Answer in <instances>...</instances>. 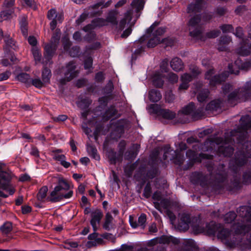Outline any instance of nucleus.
I'll return each instance as SVG.
<instances>
[{"mask_svg": "<svg viewBox=\"0 0 251 251\" xmlns=\"http://www.w3.org/2000/svg\"><path fill=\"white\" fill-rule=\"evenodd\" d=\"M14 12L13 9L8 10H3L0 13V22L4 20H7L9 18L12 13Z\"/></svg>", "mask_w": 251, "mask_h": 251, "instance_id": "40", "label": "nucleus"}, {"mask_svg": "<svg viewBox=\"0 0 251 251\" xmlns=\"http://www.w3.org/2000/svg\"><path fill=\"white\" fill-rule=\"evenodd\" d=\"M214 73L213 69H210L205 75V79L209 80V84L212 86L220 84L225 81L228 76V73L226 72L218 75H214Z\"/></svg>", "mask_w": 251, "mask_h": 251, "instance_id": "13", "label": "nucleus"}, {"mask_svg": "<svg viewBox=\"0 0 251 251\" xmlns=\"http://www.w3.org/2000/svg\"><path fill=\"white\" fill-rule=\"evenodd\" d=\"M243 182L246 184L251 183V172L249 171L244 174Z\"/></svg>", "mask_w": 251, "mask_h": 251, "instance_id": "52", "label": "nucleus"}, {"mask_svg": "<svg viewBox=\"0 0 251 251\" xmlns=\"http://www.w3.org/2000/svg\"><path fill=\"white\" fill-rule=\"evenodd\" d=\"M99 14V11H95V10H89L88 8L87 11H85L76 20V23L79 25L84 21L88 17H92Z\"/></svg>", "mask_w": 251, "mask_h": 251, "instance_id": "22", "label": "nucleus"}, {"mask_svg": "<svg viewBox=\"0 0 251 251\" xmlns=\"http://www.w3.org/2000/svg\"><path fill=\"white\" fill-rule=\"evenodd\" d=\"M123 153L120 151L118 153L114 151H111L109 153L108 157L111 163L115 164L118 161H121L122 160Z\"/></svg>", "mask_w": 251, "mask_h": 251, "instance_id": "29", "label": "nucleus"}, {"mask_svg": "<svg viewBox=\"0 0 251 251\" xmlns=\"http://www.w3.org/2000/svg\"><path fill=\"white\" fill-rule=\"evenodd\" d=\"M20 28L24 36H27V17L23 16L21 18L20 21Z\"/></svg>", "mask_w": 251, "mask_h": 251, "instance_id": "32", "label": "nucleus"}, {"mask_svg": "<svg viewBox=\"0 0 251 251\" xmlns=\"http://www.w3.org/2000/svg\"><path fill=\"white\" fill-rule=\"evenodd\" d=\"M168 60L167 59H164L160 64V72L162 74V73H166L168 71Z\"/></svg>", "mask_w": 251, "mask_h": 251, "instance_id": "48", "label": "nucleus"}, {"mask_svg": "<svg viewBox=\"0 0 251 251\" xmlns=\"http://www.w3.org/2000/svg\"><path fill=\"white\" fill-rule=\"evenodd\" d=\"M231 41V38L230 37L227 36H223L221 37L220 39V44H228Z\"/></svg>", "mask_w": 251, "mask_h": 251, "instance_id": "64", "label": "nucleus"}, {"mask_svg": "<svg viewBox=\"0 0 251 251\" xmlns=\"http://www.w3.org/2000/svg\"><path fill=\"white\" fill-rule=\"evenodd\" d=\"M2 165L0 162V197L6 198L9 195H13L16 190L11 183L13 174L9 170L3 169Z\"/></svg>", "mask_w": 251, "mask_h": 251, "instance_id": "5", "label": "nucleus"}, {"mask_svg": "<svg viewBox=\"0 0 251 251\" xmlns=\"http://www.w3.org/2000/svg\"><path fill=\"white\" fill-rule=\"evenodd\" d=\"M236 214L233 211H230L224 216V221L226 223H230L234 220L236 217Z\"/></svg>", "mask_w": 251, "mask_h": 251, "instance_id": "39", "label": "nucleus"}, {"mask_svg": "<svg viewBox=\"0 0 251 251\" xmlns=\"http://www.w3.org/2000/svg\"><path fill=\"white\" fill-rule=\"evenodd\" d=\"M201 0H194V2L190 4L187 9L188 13H194L200 12L201 9Z\"/></svg>", "mask_w": 251, "mask_h": 251, "instance_id": "23", "label": "nucleus"}, {"mask_svg": "<svg viewBox=\"0 0 251 251\" xmlns=\"http://www.w3.org/2000/svg\"><path fill=\"white\" fill-rule=\"evenodd\" d=\"M176 147V150L174 151L169 145L165 146L163 159L164 160L169 159L170 160H172L175 164L180 166L185 160L184 153L181 151L186 150L187 146L185 143L181 142Z\"/></svg>", "mask_w": 251, "mask_h": 251, "instance_id": "7", "label": "nucleus"}, {"mask_svg": "<svg viewBox=\"0 0 251 251\" xmlns=\"http://www.w3.org/2000/svg\"><path fill=\"white\" fill-rule=\"evenodd\" d=\"M195 86L197 89V91H195V93H198L197 96V99L199 102L202 103L205 102L208 97L209 94V91L207 89H204L202 90H200L202 87V83L201 82H197L194 84Z\"/></svg>", "mask_w": 251, "mask_h": 251, "instance_id": "19", "label": "nucleus"}, {"mask_svg": "<svg viewBox=\"0 0 251 251\" xmlns=\"http://www.w3.org/2000/svg\"><path fill=\"white\" fill-rule=\"evenodd\" d=\"M17 77L19 81L25 83L26 85H31V78L27 73H21L17 75Z\"/></svg>", "mask_w": 251, "mask_h": 251, "instance_id": "34", "label": "nucleus"}, {"mask_svg": "<svg viewBox=\"0 0 251 251\" xmlns=\"http://www.w3.org/2000/svg\"><path fill=\"white\" fill-rule=\"evenodd\" d=\"M57 186H61L62 191L63 190H68L70 187L69 184L63 179L59 180V185Z\"/></svg>", "mask_w": 251, "mask_h": 251, "instance_id": "59", "label": "nucleus"}, {"mask_svg": "<svg viewBox=\"0 0 251 251\" xmlns=\"http://www.w3.org/2000/svg\"><path fill=\"white\" fill-rule=\"evenodd\" d=\"M220 33L219 30H211L206 33V37L208 38H214L218 37Z\"/></svg>", "mask_w": 251, "mask_h": 251, "instance_id": "54", "label": "nucleus"}, {"mask_svg": "<svg viewBox=\"0 0 251 251\" xmlns=\"http://www.w3.org/2000/svg\"><path fill=\"white\" fill-rule=\"evenodd\" d=\"M220 27L223 33L232 32L233 30V27L231 25H223Z\"/></svg>", "mask_w": 251, "mask_h": 251, "instance_id": "53", "label": "nucleus"}, {"mask_svg": "<svg viewBox=\"0 0 251 251\" xmlns=\"http://www.w3.org/2000/svg\"><path fill=\"white\" fill-rule=\"evenodd\" d=\"M4 41L7 48L15 49V42L13 39L10 37L9 35L5 34L4 36Z\"/></svg>", "mask_w": 251, "mask_h": 251, "instance_id": "37", "label": "nucleus"}, {"mask_svg": "<svg viewBox=\"0 0 251 251\" xmlns=\"http://www.w3.org/2000/svg\"><path fill=\"white\" fill-rule=\"evenodd\" d=\"M44 83V82H43V81H42L39 78H36L34 79H33L31 78V84L33 85V86H34L35 87H36L37 88H40L42 87L43 86Z\"/></svg>", "mask_w": 251, "mask_h": 251, "instance_id": "55", "label": "nucleus"}, {"mask_svg": "<svg viewBox=\"0 0 251 251\" xmlns=\"http://www.w3.org/2000/svg\"><path fill=\"white\" fill-rule=\"evenodd\" d=\"M118 113L115 106H111L105 111L103 115V119L105 121H107L113 117L117 115Z\"/></svg>", "mask_w": 251, "mask_h": 251, "instance_id": "30", "label": "nucleus"}, {"mask_svg": "<svg viewBox=\"0 0 251 251\" xmlns=\"http://www.w3.org/2000/svg\"><path fill=\"white\" fill-rule=\"evenodd\" d=\"M251 97V80L246 83L245 86L236 89L229 94L228 102L234 106L237 103L245 101Z\"/></svg>", "mask_w": 251, "mask_h": 251, "instance_id": "8", "label": "nucleus"}, {"mask_svg": "<svg viewBox=\"0 0 251 251\" xmlns=\"http://www.w3.org/2000/svg\"><path fill=\"white\" fill-rule=\"evenodd\" d=\"M155 204L156 205H159L165 209H168L170 206L169 200L166 199L161 200L159 203L155 202Z\"/></svg>", "mask_w": 251, "mask_h": 251, "instance_id": "45", "label": "nucleus"}, {"mask_svg": "<svg viewBox=\"0 0 251 251\" xmlns=\"http://www.w3.org/2000/svg\"><path fill=\"white\" fill-rule=\"evenodd\" d=\"M203 112V106L201 105L200 107L196 109L194 103L193 102H190L181 109L180 111V113L186 115H190L193 118L195 119L202 116Z\"/></svg>", "mask_w": 251, "mask_h": 251, "instance_id": "12", "label": "nucleus"}, {"mask_svg": "<svg viewBox=\"0 0 251 251\" xmlns=\"http://www.w3.org/2000/svg\"><path fill=\"white\" fill-rule=\"evenodd\" d=\"M61 191V186L55 187L54 190L50 193V201L52 202L59 201L63 199L70 198L73 194V191H69L65 194H64Z\"/></svg>", "mask_w": 251, "mask_h": 251, "instance_id": "17", "label": "nucleus"}, {"mask_svg": "<svg viewBox=\"0 0 251 251\" xmlns=\"http://www.w3.org/2000/svg\"><path fill=\"white\" fill-rule=\"evenodd\" d=\"M53 158L55 160L59 161L61 163L64 159H66V157L63 154L55 153L53 156Z\"/></svg>", "mask_w": 251, "mask_h": 251, "instance_id": "63", "label": "nucleus"}, {"mask_svg": "<svg viewBox=\"0 0 251 251\" xmlns=\"http://www.w3.org/2000/svg\"><path fill=\"white\" fill-rule=\"evenodd\" d=\"M15 1V0H4L3 7L6 8L12 7L14 5Z\"/></svg>", "mask_w": 251, "mask_h": 251, "instance_id": "62", "label": "nucleus"}, {"mask_svg": "<svg viewBox=\"0 0 251 251\" xmlns=\"http://www.w3.org/2000/svg\"><path fill=\"white\" fill-rule=\"evenodd\" d=\"M237 211L243 220L241 223H238L232 226L234 234L227 229L223 228L220 224L213 221L208 224L204 223L200 219H194L198 225H193V231L195 234L204 233L208 235H214L217 232L218 238L227 246L230 247L239 246L243 251L251 250V233L246 240L240 239V236L251 229V207L240 206Z\"/></svg>", "mask_w": 251, "mask_h": 251, "instance_id": "1", "label": "nucleus"}, {"mask_svg": "<svg viewBox=\"0 0 251 251\" xmlns=\"http://www.w3.org/2000/svg\"><path fill=\"white\" fill-rule=\"evenodd\" d=\"M207 170L210 173V178L208 176H204L201 172H194L190 177L191 181L195 184H200L202 187L211 185L215 190L222 189V183L227 177V172L224 164H219L216 169L211 164L207 166Z\"/></svg>", "mask_w": 251, "mask_h": 251, "instance_id": "3", "label": "nucleus"}, {"mask_svg": "<svg viewBox=\"0 0 251 251\" xmlns=\"http://www.w3.org/2000/svg\"><path fill=\"white\" fill-rule=\"evenodd\" d=\"M166 31L165 27H161L158 28L153 33V36L154 37H159L163 35Z\"/></svg>", "mask_w": 251, "mask_h": 251, "instance_id": "57", "label": "nucleus"}, {"mask_svg": "<svg viewBox=\"0 0 251 251\" xmlns=\"http://www.w3.org/2000/svg\"><path fill=\"white\" fill-rule=\"evenodd\" d=\"M223 104L224 102L223 100L220 99L215 100L208 103L205 108H204V110L212 112L220 111Z\"/></svg>", "mask_w": 251, "mask_h": 251, "instance_id": "21", "label": "nucleus"}, {"mask_svg": "<svg viewBox=\"0 0 251 251\" xmlns=\"http://www.w3.org/2000/svg\"><path fill=\"white\" fill-rule=\"evenodd\" d=\"M140 148V145L138 144H133L132 146L130 151L128 153L126 152L125 154V158L127 160L132 159L134 158L137 154Z\"/></svg>", "mask_w": 251, "mask_h": 251, "instance_id": "27", "label": "nucleus"}, {"mask_svg": "<svg viewBox=\"0 0 251 251\" xmlns=\"http://www.w3.org/2000/svg\"><path fill=\"white\" fill-rule=\"evenodd\" d=\"M33 55L34 56L36 63L40 62L41 58V53L37 50H34L32 51Z\"/></svg>", "mask_w": 251, "mask_h": 251, "instance_id": "58", "label": "nucleus"}, {"mask_svg": "<svg viewBox=\"0 0 251 251\" xmlns=\"http://www.w3.org/2000/svg\"><path fill=\"white\" fill-rule=\"evenodd\" d=\"M91 225L93 227L94 231H96L98 229V225H99L102 217V213L100 210L96 209L91 213Z\"/></svg>", "mask_w": 251, "mask_h": 251, "instance_id": "20", "label": "nucleus"}, {"mask_svg": "<svg viewBox=\"0 0 251 251\" xmlns=\"http://www.w3.org/2000/svg\"><path fill=\"white\" fill-rule=\"evenodd\" d=\"M60 30L56 29L51 38L50 43L46 44L45 46L44 56L46 59L49 61L51 59L56 50L60 40Z\"/></svg>", "mask_w": 251, "mask_h": 251, "instance_id": "10", "label": "nucleus"}, {"mask_svg": "<svg viewBox=\"0 0 251 251\" xmlns=\"http://www.w3.org/2000/svg\"><path fill=\"white\" fill-rule=\"evenodd\" d=\"M228 68L230 74L238 75L240 69L247 71L251 69V60L243 62L241 59H237L234 65L229 64Z\"/></svg>", "mask_w": 251, "mask_h": 251, "instance_id": "15", "label": "nucleus"}, {"mask_svg": "<svg viewBox=\"0 0 251 251\" xmlns=\"http://www.w3.org/2000/svg\"><path fill=\"white\" fill-rule=\"evenodd\" d=\"M131 8L127 10L124 14L123 19L121 20L119 24V30H122L125 27L126 24H129V27L126 29L122 34L121 36L123 38L127 37L132 32L131 26L134 25L136 21L135 19L134 20V22H131L134 9H135L136 13H138L140 10L143 9L144 3L142 0H133L131 3Z\"/></svg>", "mask_w": 251, "mask_h": 251, "instance_id": "4", "label": "nucleus"}, {"mask_svg": "<svg viewBox=\"0 0 251 251\" xmlns=\"http://www.w3.org/2000/svg\"><path fill=\"white\" fill-rule=\"evenodd\" d=\"M240 126L237 129L230 132L228 137L227 133H225V139L217 138L212 141L206 140L204 145L210 143V145L214 143L217 145L222 144L218 149L220 154L224 156H231L234 151L231 146L233 142L235 143L234 137H236V143L241 150L237 151L235 154L234 160L230 161L229 168L235 173H237L238 168L244 165L246 162L247 158H251V141L248 140L247 130L251 128V117L249 115L242 116L240 120Z\"/></svg>", "mask_w": 251, "mask_h": 251, "instance_id": "2", "label": "nucleus"}, {"mask_svg": "<svg viewBox=\"0 0 251 251\" xmlns=\"http://www.w3.org/2000/svg\"><path fill=\"white\" fill-rule=\"evenodd\" d=\"M193 79V76L188 73H185L181 76V81L189 83Z\"/></svg>", "mask_w": 251, "mask_h": 251, "instance_id": "56", "label": "nucleus"}, {"mask_svg": "<svg viewBox=\"0 0 251 251\" xmlns=\"http://www.w3.org/2000/svg\"><path fill=\"white\" fill-rule=\"evenodd\" d=\"M91 103V100L89 98L81 100L77 103L78 106L82 108H87Z\"/></svg>", "mask_w": 251, "mask_h": 251, "instance_id": "46", "label": "nucleus"}, {"mask_svg": "<svg viewBox=\"0 0 251 251\" xmlns=\"http://www.w3.org/2000/svg\"><path fill=\"white\" fill-rule=\"evenodd\" d=\"M194 219H198L197 217L191 218L188 214L183 213L180 216V221L178 224V228L180 230L186 231L188 229L189 226H191L193 224L198 225Z\"/></svg>", "mask_w": 251, "mask_h": 251, "instance_id": "16", "label": "nucleus"}, {"mask_svg": "<svg viewBox=\"0 0 251 251\" xmlns=\"http://www.w3.org/2000/svg\"><path fill=\"white\" fill-rule=\"evenodd\" d=\"M51 76V71L47 68H44L42 73V79L45 83H49L50 81V78Z\"/></svg>", "mask_w": 251, "mask_h": 251, "instance_id": "36", "label": "nucleus"}, {"mask_svg": "<svg viewBox=\"0 0 251 251\" xmlns=\"http://www.w3.org/2000/svg\"><path fill=\"white\" fill-rule=\"evenodd\" d=\"M202 7L200 12H201L202 7L204 5L203 0H201ZM194 13H190L191 17L189 19L187 25L189 30L190 35L194 39L197 40L205 41L206 37L202 34V30L201 26V15L200 14H195Z\"/></svg>", "mask_w": 251, "mask_h": 251, "instance_id": "6", "label": "nucleus"}, {"mask_svg": "<svg viewBox=\"0 0 251 251\" xmlns=\"http://www.w3.org/2000/svg\"><path fill=\"white\" fill-rule=\"evenodd\" d=\"M171 68L175 71H181L184 67L182 60L178 57H175L170 62Z\"/></svg>", "mask_w": 251, "mask_h": 251, "instance_id": "25", "label": "nucleus"}, {"mask_svg": "<svg viewBox=\"0 0 251 251\" xmlns=\"http://www.w3.org/2000/svg\"><path fill=\"white\" fill-rule=\"evenodd\" d=\"M168 79L170 82L171 83H176L177 82L178 79V77L177 75L171 73L169 74L168 75Z\"/></svg>", "mask_w": 251, "mask_h": 251, "instance_id": "60", "label": "nucleus"}, {"mask_svg": "<svg viewBox=\"0 0 251 251\" xmlns=\"http://www.w3.org/2000/svg\"><path fill=\"white\" fill-rule=\"evenodd\" d=\"M235 35L240 39H242L241 42V46L238 48L236 52L241 56H245L249 55L251 51V43L248 39H244L243 29L241 27H237L236 28L235 32L234 33ZM249 37L251 39V30L249 32Z\"/></svg>", "mask_w": 251, "mask_h": 251, "instance_id": "9", "label": "nucleus"}, {"mask_svg": "<svg viewBox=\"0 0 251 251\" xmlns=\"http://www.w3.org/2000/svg\"><path fill=\"white\" fill-rule=\"evenodd\" d=\"M146 222V215L145 214H142L139 217L138 222L135 223H131L130 222V225L133 228H136L137 226H144Z\"/></svg>", "mask_w": 251, "mask_h": 251, "instance_id": "35", "label": "nucleus"}, {"mask_svg": "<svg viewBox=\"0 0 251 251\" xmlns=\"http://www.w3.org/2000/svg\"><path fill=\"white\" fill-rule=\"evenodd\" d=\"M151 187L150 182L147 183L143 192V196L146 198H149L151 197Z\"/></svg>", "mask_w": 251, "mask_h": 251, "instance_id": "47", "label": "nucleus"}, {"mask_svg": "<svg viewBox=\"0 0 251 251\" xmlns=\"http://www.w3.org/2000/svg\"><path fill=\"white\" fill-rule=\"evenodd\" d=\"M190 70L193 74V76H196L201 73L200 70L196 66H191L190 67Z\"/></svg>", "mask_w": 251, "mask_h": 251, "instance_id": "61", "label": "nucleus"}, {"mask_svg": "<svg viewBox=\"0 0 251 251\" xmlns=\"http://www.w3.org/2000/svg\"><path fill=\"white\" fill-rule=\"evenodd\" d=\"M12 229V225L10 222H6L0 227V231L4 234L9 233Z\"/></svg>", "mask_w": 251, "mask_h": 251, "instance_id": "38", "label": "nucleus"}, {"mask_svg": "<svg viewBox=\"0 0 251 251\" xmlns=\"http://www.w3.org/2000/svg\"><path fill=\"white\" fill-rule=\"evenodd\" d=\"M87 151L89 155L93 158L96 160H99L100 159V156L98 154L96 148L91 145H87L86 147Z\"/></svg>", "mask_w": 251, "mask_h": 251, "instance_id": "31", "label": "nucleus"}, {"mask_svg": "<svg viewBox=\"0 0 251 251\" xmlns=\"http://www.w3.org/2000/svg\"><path fill=\"white\" fill-rule=\"evenodd\" d=\"M161 41L160 38L159 37H153L151 39L149 40L147 44V47L148 48H154L159 43H160Z\"/></svg>", "mask_w": 251, "mask_h": 251, "instance_id": "41", "label": "nucleus"}, {"mask_svg": "<svg viewBox=\"0 0 251 251\" xmlns=\"http://www.w3.org/2000/svg\"><path fill=\"white\" fill-rule=\"evenodd\" d=\"M93 59L91 57L86 58L84 62V67L85 70H89L92 68Z\"/></svg>", "mask_w": 251, "mask_h": 251, "instance_id": "50", "label": "nucleus"}, {"mask_svg": "<svg viewBox=\"0 0 251 251\" xmlns=\"http://www.w3.org/2000/svg\"><path fill=\"white\" fill-rule=\"evenodd\" d=\"M78 74V71L76 70L75 63L73 61H70L66 66L65 77L60 79V83L62 85L65 84L67 81H70L76 77Z\"/></svg>", "mask_w": 251, "mask_h": 251, "instance_id": "14", "label": "nucleus"}, {"mask_svg": "<svg viewBox=\"0 0 251 251\" xmlns=\"http://www.w3.org/2000/svg\"><path fill=\"white\" fill-rule=\"evenodd\" d=\"M164 77V75L161 73L160 71L155 72L152 77L153 85L157 87H161L164 84V80H163Z\"/></svg>", "mask_w": 251, "mask_h": 251, "instance_id": "24", "label": "nucleus"}, {"mask_svg": "<svg viewBox=\"0 0 251 251\" xmlns=\"http://www.w3.org/2000/svg\"><path fill=\"white\" fill-rule=\"evenodd\" d=\"M95 27H101L107 25L106 21L103 18H96L92 21Z\"/></svg>", "mask_w": 251, "mask_h": 251, "instance_id": "42", "label": "nucleus"}, {"mask_svg": "<svg viewBox=\"0 0 251 251\" xmlns=\"http://www.w3.org/2000/svg\"><path fill=\"white\" fill-rule=\"evenodd\" d=\"M149 111L151 113L156 114L157 116L166 119L172 120L176 116L175 112L169 109H163L159 105L157 104H151L149 106Z\"/></svg>", "mask_w": 251, "mask_h": 251, "instance_id": "11", "label": "nucleus"}, {"mask_svg": "<svg viewBox=\"0 0 251 251\" xmlns=\"http://www.w3.org/2000/svg\"><path fill=\"white\" fill-rule=\"evenodd\" d=\"M186 155L190 160L194 161H197V154L195 151L189 150L186 151Z\"/></svg>", "mask_w": 251, "mask_h": 251, "instance_id": "51", "label": "nucleus"}, {"mask_svg": "<svg viewBox=\"0 0 251 251\" xmlns=\"http://www.w3.org/2000/svg\"><path fill=\"white\" fill-rule=\"evenodd\" d=\"M47 17L51 21L50 25L52 30L56 28L57 23H62L64 19L63 14L62 13H57L55 9H51L48 11Z\"/></svg>", "mask_w": 251, "mask_h": 251, "instance_id": "18", "label": "nucleus"}, {"mask_svg": "<svg viewBox=\"0 0 251 251\" xmlns=\"http://www.w3.org/2000/svg\"><path fill=\"white\" fill-rule=\"evenodd\" d=\"M162 98V95L159 91L152 89L149 92V99L153 102L158 101Z\"/></svg>", "mask_w": 251, "mask_h": 251, "instance_id": "28", "label": "nucleus"}, {"mask_svg": "<svg viewBox=\"0 0 251 251\" xmlns=\"http://www.w3.org/2000/svg\"><path fill=\"white\" fill-rule=\"evenodd\" d=\"M112 1L111 0L107 1L106 2L104 3V1L102 0L100 1L96 4L89 7V10H95V11H99V14H100V10H99V8L100 6H102L103 8L108 7L111 4Z\"/></svg>", "mask_w": 251, "mask_h": 251, "instance_id": "33", "label": "nucleus"}, {"mask_svg": "<svg viewBox=\"0 0 251 251\" xmlns=\"http://www.w3.org/2000/svg\"><path fill=\"white\" fill-rule=\"evenodd\" d=\"M48 190V189L47 186H44L40 189L37 194V198L39 201H43L45 198Z\"/></svg>", "mask_w": 251, "mask_h": 251, "instance_id": "43", "label": "nucleus"}, {"mask_svg": "<svg viewBox=\"0 0 251 251\" xmlns=\"http://www.w3.org/2000/svg\"><path fill=\"white\" fill-rule=\"evenodd\" d=\"M118 15V11L117 10H112L110 11L105 20L107 22L110 23L113 25H117V16Z\"/></svg>", "mask_w": 251, "mask_h": 251, "instance_id": "26", "label": "nucleus"}, {"mask_svg": "<svg viewBox=\"0 0 251 251\" xmlns=\"http://www.w3.org/2000/svg\"><path fill=\"white\" fill-rule=\"evenodd\" d=\"M63 48L66 51H69L71 45V42L69 40V37L66 35L62 39Z\"/></svg>", "mask_w": 251, "mask_h": 251, "instance_id": "44", "label": "nucleus"}, {"mask_svg": "<svg viewBox=\"0 0 251 251\" xmlns=\"http://www.w3.org/2000/svg\"><path fill=\"white\" fill-rule=\"evenodd\" d=\"M69 54L70 56L74 57L78 55L79 53V48L78 46H75L72 47L71 50L69 51Z\"/></svg>", "mask_w": 251, "mask_h": 251, "instance_id": "49", "label": "nucleus"}]
</instances>
